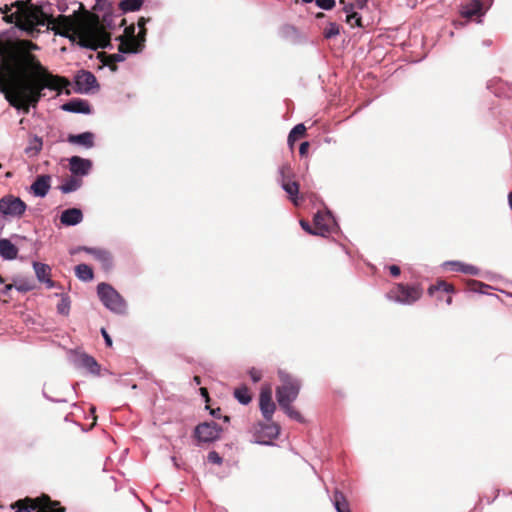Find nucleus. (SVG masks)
Returning a JSON list of instances; mask_svg holds the SVG:
<instances>
[{
	"label": "nucleus",
	"mask_w": 512,
	"mask_h": 512,
	"mask_svg": "<svg viewBox=\"0 0 512 512\" xmlns=\"http://www.w3.org/2000/svg\"><path fill=\"white\" fill-rule=\"evenodd\" d=\"M339 4L343 6V12L346 15V22L351 27H362L361 15L355 10L353 3H347L344 0H340Z\"/></svg>",
	"instance_id": "obj_18"
},
{
	"label": "nucleus",
	"mask_w": 512,
	"mask_h": 512,
	"mask_svg": "<svg viewBox=\"0 0 512 512\" xmlns=\"http://www.w3.org/2000/svg\"><path fill=\"white\" fill-rule=\"evenodd\" d=\"M473 285L475 286L474 291H476L480 294H485L486 293L485 289L490 287L489 285L484 284L480 281H473Z\"/></svg>",
	"instance_id": "obj_47"
},
{
	"label": "nucleus",
	"mask_w": 512,
	"mask_h": 512,
	"mask_svg": "<svg viewBox=\"0 0 512 512\" xmlns=\"http://www.w3.org/2000/svg\"><path fill=\"white\" fill-rule=\"evenodd\" d=\"M27 209L26 203L19 197L6 195L0 199V213L6 217H21Z\"/></svg>",
	"instance_id": "obj_6"
},
{
	"label": "nucleus",
	"mask_w": 512,
	"mask_h": 512,
	"mask_svg": "<svg viewBox=\"0 0 512 512\" xmlns=\"http://www.w3.org/2000/svg\"><path fill=\"white\" fill-rule=\"evenodd\" d=\"M149 21V19H145L144 17H141L139 18L138 22H137V25L139 27V29H142L143 30V38L141 40H137L135 39V41L137 42H141L145 45V41H146V28H145V25L147 24V22Z\"/></svg>",
	"instance_id": "obj_44"
},
{
	"label": "nucleus",
	"mask_w": 512,
	"mask_h": 512,
	"mask_svg": "<svg viewBox=\"0 0 512 512\" xmlns=\"http://www.w3.org/2000/svg\"><path fill=\"white\" fill-rule=\"evenodd\" d=\"M278 376L282 384L276 389V400L279 406L283 407L292 404L297 399L301 382L282 370H279Z\"/></svg>",
	"instance_id": "obj_2"
},
{
	"label": "nucleus",
	"mask_w": 512,
	"mask_h": 512,
	"mask_svg": "<svg viewBox=\"0 0 512 512\" xmlns=\"http://www.w3.org/2000/svg\"><path fill=\"white\" fill-rule=\"evenodd\" d=\"M460 14L466 19H471L474 16L482 17L485 14L482 1L470 0L468 3L463 4L460 9Z\"/></svg>",
	"instance_id": "obj_15"
},
{
	"label": "nucleus",
	"mask_w": 512,
	"mask_h": 512,
	"mask_svg": "<svg viewBox=\"0 0 512 512\" xmlns=\"http://www.w3.org/2000/svg\"><path fill=\"white\" fill-rule=\"evenodd\" d=\"M102 23L108 29H115L117 24L115 23L114 16L111 12H105L102 16Z\"/></svg>",
	"instance_id": "obj_39"
},
{
	"label": "nucleus",
	"mask_w": 512,
	"mask_h": 512,
	"mask_svg": "<svg viewBox=\"0 0 512 512\" xmlns=\"http://www.w3.org/2000/svg\"><path fill=\"white\" fill-rule=\"evenodd\" d=\"M3 19L7 22V23H15L17 21H21V16L18 15V12H15V13H8V14H5L3 15Z\"/></svg>",
	"instance_id": "obj_46"
},
{
	"label": "nucleus",
	"mask_w": 512,
	"mask_h": 512,
	"mask_svg": "<svg viewBox=\"0 0 512 512\" xmlns=\"http://www.w3.org/2000/svg\"><path fill=\"white\" fill-rule=\"evenodd\" d=\"M44 397L47 398L48 400L50 401H53V402H64V400H55V399H52L50 398L46 393H43Z\"/></svg>",
	"instance_id": "obj_63"
},
{
	"label": "nucleus",
	"mask_w": 512,
	"mask_h": 512,
	"mask_svg": "<svg viewBox=\"0 0 512 512\" xmlns=\"http://www.w3.org/2000/svg\"><path fill=\"white\" fill-rule=\"evenodd\" d=\"M41 283H45L47 288H53L55 286V282L49 277L43 280Z\"/></svg>",
	"instance_id": "obj_57"
},
{
	"label": "nucleus",
	"mask_w": 512,
	"mask_h": 512,
	"mask_svg": "<svg viewBox=\"0 0 512 512\" xmlns=\"http://www.w3.org/2000/svg\"><path fill=\"white\" fill-rule=\"evenodd\" d=\"M281 188L287 193L290 201L295 205L299 206L302 202V197L299 196V184L292 178L289 180H283L280 183Z\"/></svg>",
	"instance_id": "obj_17"
},
{
	"label": "nucleus",
	"mask_w": 512,
	"mask_h": 512,
	"mask_svg": "<svg viewBox=\"0 0 512 512\" xmlns=\"http://www.w3.org/2000/svg\"><path fill=\"white\" fill-rule=\"evenodd\" d=\"M109 46L108 40L106 38L103 39V43L101 44V47L106 48Z\"/></svg>",
	"instance_id": "obj_64"
},
{
	"label": "nucleus",
	"mask_w": 512,
	"mask_h": 512,
	"mask_svg": "<svg viewBox=\"0 0 512 512\" xmlns=\"http://www.w3.org/2000/svg\"><path fill=\"white\" fill-rule=\"evenodd\" d=\"M193 381L196 385L201 384V378L199 376H194Z\"/></svg>",
	"instance_id": "obj_61"
},
{
	"label": "nucleus",
	"mask_w": 512,
	"mask_h": 512,
	"mask_svg": "<svg viewBox=\"0 0 512 512\" xmlns=\"http://www.w3.org/2000/svg\"><path fill=\"white\" fill-rule=\"evenodd\" d=\"M508 203H509L510 209L512 210V192H510L508 194Z\"/></svg>",
	"instance_id": "obj_62"
},
{
	"label": "nucleus",
	"mask_w": 512,
	"mask_h": 512,
	"mask_svg": "<svg viewBox=\"0 0 512 512\" xmlns=\"http://www.w3.org/2000/svg\"><path fill=\"white\" fill-rule=\"evenodd\" d=\"M482 45L486 46V47H489V46L492 45V41L490 39L483 40L482 41Z\"/></svg>",
	"instance_id": "obj_60"
},
{
	"label": "nucleus",
	"mask_w": 512,
	"mask_h": 512,
	"mask_svg": "<svg viewBox=\"0 0 512 512\" xmlns=\"http://www.w3.org/2000/svg\"><path fill=\"white\" fill-rule=\"evenodd\" d=\"M208 462L216 465H221L223 463V458L216 451H210L207 455Z\"/></svg>",
	"instance_id": "obj_40"
},
{
	"label": "nucleus",
	"mask_w": 512,
	"mask_h": 512,
	"mask_svg": "<svg viewBox=\"0 0 512 512\" xmlns=\"http://www.w3.org/2000/svg\"><path fill=\"white\" fill-rule=\"evenodd\" d=\"M20 30L27 33L28 36L36 38L40 33V25L36 24H17Z\"/></svg>",
	"instance_id": "obj_35"
},
{
	"label": "nucleus",
	"mask_w": 512,
	"mask_h": 512,
	"mask_svg": "<svg viewBox=\"0 0 512 512\" xmlns=\"http://www.w3.org/2000/svg\"><path fill=\"white\" fill-rule=\"evenodd\" d=\"M101 334L104 338V341H105V344L108 346V347H111L112 346V339L110 337V335L108 334V332L102 328L101 329Z\"/></svg>",
	"instance_id": "obj_51"
},
{
	"label": "nucleus",
	"mask_w": 512,
	"mask_h": 512,
	"mask_svg": "<svg viewBox=\"0 0 512 512\" xmlns=\"http://www.w3.org/2000/svg\"><path fill=\"white\" fill-rule=\"evenodd\" d=\"M234 397L242 405H248L252 398L247 387L243 386L234 390Z\"/></svg>",
	"instance_id": "obj_31"
},
{
	"label": "nucleus",
	"mask_w": 512,
	"mask_h": 512,
	"mask_svg": "<svg viewBox=\"0 0 512 512\" xmlns=\"http://www.w3.org/2000/svg\"><path fill=\"white\" fill-rule=\"evenodd\" d=\"M12 9V6L11 5H7L5 4L4 6L0 7V12L1 14L5 15V14H8Z\"/></svg>",
	"instance_id": "obj_58"
},
{
	"label": "nucleus",
	"mask_w": 512,
	"mask_h": 512,
	"mask_svg": "<svg viewBox=\"0 0 512 512\" xmlns=\"http://www.w3.org/2000/svg\"><path fill=\"white\" fill-rule=\"evenodd\" d=\"M422 294L423 290L420 285H406L399 283L386 294V297L389 300L402 305H411L418 301Z\"/></svg>",
	"instance_id": "obj_4"
},
{
	"label": "nucleus",
	"mask_w": 512,
	"mask_h": 512,
	"mask_svg": "<svg viewBox=\"0 0 512 512\" xmlns=\"http://www.w3.org/2000/svg\"><path fill=\"white\" fill-rule=\"evenodd\" d=\"M316 5L323 10H331L335 6V0H315Z\"/></svg>",
	"instance_id": "obj_42"
},
{
	"label": "nucleus",
	"mask_w": 512,
	"mask_h": 512,
	"mask_svg": "<svg viewBox=\"0 0 512 512\" xmlns=\"http://www.w3.org/2000/svg\"><path fill=\"white\" fill-rule=\"evenodd\" d=\"M222 428L215 422L200 423L195 427L194 434L199 442L210 443L219 439Z\"/></svg>",
	"instance_id": "obj_8"
},
{
	"label": "nucleus",
	"mask_w": 512,
	"mask_h": 512,
	"mask_svg": "<svg viewBox=\"0 0 512 512\" xmlns=\"http://www.w3.org/2000/svg\"><path fill=\"white\" fill-rule=\"evenodd\" d=\"M284 413L289 417L291 418L292 420L296 421V422H299V423H303L304 422V417L301 415V413L299 411H297L293 406L292 404H289L287 406H283V407H280Z\"/></svg>",
	"instance_id": "obj_34"
},
{
	"label": "nucleus",
	"mask_w": 512,
	"mask_h": 512,
	"mask_svg": "<svg viewBox=\"0 0 512 512\" xmlns=\"http://www.w3.org/2000/svg\"><path fill=\"white\" fill-rule=\"evenodd\" d=\"M126 31L130 33V36L127 40H132V39L141 40L143 38V30L142 29H140L137 36L134 35V31H135L134 26L127 28Z\"/></svg>",
	"instance_id": "obj_49"
},
{
	"label": "nucleus",
	"mask_w": 512,
	"mask_h": 512,
	"mask_svg": "<svg viewBox=\"0 0 512 512\" xmlns=\"http://www.w3.org/2000/svg\"><path fill=\"white\" fill-rule=\"evenodd\" d=\"M83 220V213L79 208H68L61 213L60 221L65 226H75Z\"/></svg>",
	"instance_id": "obj_20"
},
{
	"label": "nucleus",
	"mask_w": 512,
	"mask_h": 512,
	"mask_svg": "<svg viewBox=\"0 0 512 512\" xmlns=\"http://www.w3.org/2000/svg\"><path fill=\"white\" fill-rule=\"evenodd\" d=\"M69 359L77 369H85L94 376L100 375V365L94 357L78 351H71Z\"/></svg>",
	"instance_id": "obj_7"
},
{
	"label": "nucleus",
	"mask_w": 512,
	"mask_h": 512,
	"mask_svg": "<svg viewBox=\"0 0 512 512\" xmlns=\"http://www.w3.org/2000/svg\"><path fill=\"white\" fill-rule=\"evenodd\" d=\"M144 0H121L119 8L123 13L135 12L140 10Z\"/></svg>",
	"instance_id": "obj_29"
},
{
	"label": "nucleus",
	"mask_w": 512,
	"mask_h": 512,
	"mask_svg": "<svg viewBox=\"0 0 512 512\" xmlns=\"http://www.w3.org/2000/svg\"><path fill=\"white\" fill-rule=\"evenodd\" d=\"M78 250L91 254L96 260L101 262L105 268H110L112 266L111 254L105 249L83 246L79 247Z\"/></svg>",
	"instance_id": "obj_19"
},
{
	"label": "nucleus",
	"mask_w": 512,
	"mask_h": 512,
	"mask_svg": "<svg viewBox=\"0 0 512 512\" xmlns=\"http://www.w3.org/2000/svg\"><path fill=\"white\" fill-rule=\"evenodd\" d=\"M61 109L70 113L90 114L91 106L86 100L75 98L64 103Z\"/></svg>",
	"instance_id": "obj_16"
},
{
	"label": "nucleus",
	"mask_w": 512,
	"mask_h": 512,
	"mask_svg": "<svg viewBox=\"0 0 512 512\" xmlns=\"http://www.w3.org/2000/svg\"><path fill=\"white\" fill-rule=\"evenodd\" d=\"M55 296L60 297V301L57 304V312L61 315L68 316L71 309V299L66 293H56Z\"/></svg>",
	"instance_id": "obj_28"
},
{
	"label": "nucleus",
	"mask_w": 512,
	"mask_h": 512,
	"mask_svg": "<svg viewBox=\"0 0 512 512\" xmlns=\"http://www.w3.org/2000/svg\"><path fill=\"white\" fill-rule=\"evenodd\" d=\"M44 509H46L47 512H63L62 508H60V507L56 508V507L52 506L50 500L46 501Z\"/></svg>",
	"instance_id": "obj_50"
},
{
	"label": "nucleus",
	"mask_w": 512,
	"mask_h": 512,
	"mask_svg": "<svg viewBox=\"0 0 512 512\" xmlns=\"http://www.w3.org/2000/svg\"><path fill=\"white\" fill-rule=\"evenodd\" d=\"M121 40L117 53L111 55V59L114 62H122L125 60V54H138L144 49V44L141 42L132 40H124L122 36L119 37Z\"/></svg>",
	"instance_id": "obj_10"
},
{
	"label": "nucleus",
	"mask_w": 512,
	"mask_h": 512,
	"mask_svg": "<svg viewBox=\"0 0 512 512\" xmlns=\"http://www.w3.org/2000/svg\"><path fill=\"white\" fill-rule=\"evenodd\" d=\"M340 33L339 25L335 22H330L328 26L324 30V37L326 39H331L338 36Z\"/></svg>",
	"instance_id": "obj_38"
},
{
	"label": "nucleus",
	"mask_w": 512,
	"mask_h": 512,
	"mask_svg": "<svg viewBox=\"0 0 512 512\" xmlns=\"http://www.w3.org/2000/svg\"><path fill=\"white\" fill-rule=\"evenodd\" d=\"M81 186L82 180L73 175L59 186V190L63 194H68L77 191Z\"/></svg>",
	"instance_id": "obj_26"
},
{
	"label": "nucleus",
	"mask_w": 512,
	"mask_h": 512,
	"mask_svg": "<svg viewBox=\"0 0 512 512\" xmlns=\"http://www.w3.org/2000/svg\"><path fill=\"white\" fill-rule=\"evenodd\" d=\"M220 412H221V410L218 408V409H216V410H212V411H211V415H212L213 417H215V418H220V417H221Z\"/></svg>",
	"instance_id": "obj_59"
},
{
	"label": "nucleus",
	"mask_w": 512,
	"mask_h": 512,
	"mask_svg": "<svg viewBox=\"0 0 512 512\" xmlns=\"http://www.w3.org/2000/svg\"><path fill=\"white\" fill-rule=\"evenodd\" d=\"M461 272L468 275H478L479 269L473 265L464 263Z\"/></svg>",
	"instance_id": "obj_45"
},
{
	"label": "nucleus",
	"mask_w": 512,
	"mask_h": 512,
	"mask_svg": "<svg viewBox=\"0 0 512 512\" xmlns=\"http://www.w3.org/2000/svg\"><path fill=\"white\" fill-rule=\"evenodd\" d=\"M463 264L464 263L460 262V261H446L443 263V267H445V268L450 267L451 270H453V271L461 272Z\"/></svg>",
	"instance_id": "obj_43"
},
{
	"label": "nucleus",
	"mask_w": 512,
	"mask_h": 512,
	"mask_svg": "<svg viewBox=\"0 0 512 512\" xmlns=\"http://www.w3.org/2000/svg\"><path fill=\"white\" fill-rule=\"evenodd\" d=\"M75 275L76 277L84 282H89L93 279L94 273L92 268L87 264H78L75 267Z\"/></svg>",
	"instance_id": "obj_27"
},
{
	"label": "nucleus",
	"mask_w": 512,
	"mask_h": 512,
	"mask_svg": "<svg viewBox=\"0 0 512 512\" xmlns=\"http://www.w3.org/2000/svg\"><path fill=\"white\" fill-rule=\"evenodd\" d=\"M70 171L74 176H86L92 169V162L79 156H72L69 159Z\"/></svg>",
	"instance_id": "obj_12"
},
{
	"label": "nucleus",
	"mask_w": 512,
	"mask_h": 512,
	"mask_svg": "<svg viewBox=\"0 0 512 512\" xmlns=\"http://www.w3.org/2000/svg\"><path fill=\"white\" fill-rule=\"evenodd\" d=\"M67 141L71 144H77L90 149L94 146V134L92 132H83L80 134H70Z\"/></svg>",
	"instance_id": "obj_21"
},
{
	"label": "nucleus",
	"mask_w": 512,
	"mask_h": 512,
	"mask_svg": "<svg viewBox=\"0 0 512 512\" xmlns=\"http://www.w3.org/2000/svg\"><path fill=\"white\" fill-rule=\"evenodd\" d=\"M33 269L39 282H42L43 280L50 276L51 268L47 264L41 262H34Z\"/></svg>",
	"instance_id": "obj_30"
},
{
	"label": "nucleus",
	"mask_w": 512,
	"mask_h": 512,
	"mask_svg": "<svg viewBox=\"0 0 512 512\" xmlns=\"http://www.w3.org/2000/svg\"><path fill=\"white\" fill-rule=\"evenodd\" d=\"M18 248L9 239H0V257L3 260L11 261L16 259Z\"/></svg>",
	"instance_id": "obj_22"
},
{
	"label": "nucleus",
	"mask_w": 512,
	"mask_h": 512,
	"mask_svg": "<svg viewBox=\"0 0 512 512\" xmlns=\"http://www.w3.org/2000/svg\"><path fill=\"white\" fill-rule=\"evenodd\" d=\"M20 24H36L46 27L47 30H54V18L45 10L42 4L29 3L28 8L25 9L24 15L21 17Z\"/></svg>",
	"instance_id": "obj_5"
},
{
	"label": "nucleus",
	"mask_w": 512,
	"mask_h": 512,
	"mask_svg": "<svg viewBox=\"0 0 512 512\" xmlns=\"http://www.w3.org/2000/svg\"><path fill=\"white\" fill-rule=\"evenodd\" d=\"M50 188L51 177L50 175L43 174L37 176L35 181L30 186V191L34 196L43 198L48 194Z\"/></svg>",
	"instance_id": "obj_14"
},
{
	"label": "nucleus",
	"mask_w": 512,
	"mask_h": 512,
	"mask_svg": "<svg viewBox=\"0 0 512 512\" xmlns=\"http://www.w3.org/2000/svg\"><path fill=\"white\" fill-rule=\"evenodd\" d=\"M280 428L276 423L260 424V428L256 431V443L262 445H271L272 441L278 437Z\"/></svg>",
	"instance_id": "obj_11"
},
{
	"label": "nucleus",
	"mask_w": 512,
	"mask_h": 512,
	"mask_svg": "<svg viewBox=\"0 0 512 512\" xmlns=\"http://www.w3.org/2000/svg\"><path fill=\"white\" fill-rule=\"evenodd\" d=\"M332 503L337 512H351L344 494L337 489L334 491Z\"/></svg>",
	"instance_id": "obj_25"
},
{
	"label": "nucleus",
	"mask_w": 512,
	"mask_h": 512,
	"mask_svg": "<svg viewBox=\"0 0 512 512\" xmlns=\"http://www.w3.org/2000/svg\"><path fill=\"white\" fill-rule=\"evenodd\" d=\"M42 147V138L37 135H34L29 139L28 145L26 146L24 152L28 157H35L42 150Z\"/></svg>",
	"instance_id": "obj_24"
},
{
	"label": "nucleus",
	"mask_w": 512,
	"mask_h": 512,
	"mask_svg": "<svg viewBox=\"0 0 512 512\" xmlns=\"http://www.w3.org/2000/svg\"><path fill=\"white\" fill-rule=\"evenodd\" d=\"M75 91L80 94H89L99 89L95 75L87 70H80L74 77Z\"/></svg>",
	"instance_id": "obj_9"
},
{
	"label": "nucleus",
	"mask_w": 512,
	"mask_h": 512,
	"mask_svg": "<svg viewBox=\"0 0 512 512\" xmlns=\"http://www.w3.org/2000/svg\"><path fill=\"white\" fill-rule=\"evenodd\" d=\"M36 508H37L36 504H33V505L29 506V507L19 508L16 512H32Z\"/></svg>",
	"instance_id": "obj_56"
},
{
	"label": "nucleus",
	"mask_w": 512,
	"mask_h": 512,
	"mask_svg": "<svg viewBox=\"0 0 512 512\" xmlns=\"http://www.w3.org/2000/svg\"><path fill=\"white\" fill-rule=\"evenodd\" d=\"M368 0H355V9H364L367 5Z\"/></svg>",
	"instance_id": "obj_54"
},
{
	"label": "nucleus",
	"mask_w": 512,
	"mask_h": 512,
	"mask_svg": "<svg viewBox=\"0 0 512 512\" xmlns=\"http://www.w3.org/2000/svg\"><path fill=\"white\" fill-rule=\"evenodd\" d=\"M389 271L393 277H398L401 273L400 268L397 265L389 266Z\"/></svg>",
	"instance_id": "obj_52"
},
{
	"label": "nucleus",
	"mask_w": 512,
	"mask_h": 512,
	"mask_svg": "<svg viewBox=\"0 0 512 512\" xmlns=\"http://www.w3.org/2000/svg\"><path fill=\"white\" fill-rule=\"evenodd\" d=\"M39 46L18 40L0 47V93L18 112L28 114L45 96L46 89L60 92L69 82L50 73L31 51Z\"/></svg>",
	"instance_id": "obj_1"
},
{
	"label": "nucleus",
	"mask_w": 512,
	"mask_h": 512,
	"mask_svg": "<svg viewBox=\"0 0 512 512\" xmlns=\"http://www.w3.org/2000/svg\"><path fill=\"white\" fill-rule=\"evenodd\" d=\"M97 295L101 303L111 312L124 314L126 302L123 297L108 283L102 282L97 285Z\"/></svg>",
	"instance_id": "obj_3"
},
{
	"label": "nucleus",
	"mask_w": 512,
	"mask_h": 512,
	"mask_svg": "<svg viewBox=\"0 0 512 512\" xmlns=\"http://www.w3.org/2000/svg\"><path fill=\"white\" fill-rule=\"evenodd\" d=\"M309 143L308 142H302L299 147V153L301 156L305 155L308 151Z\"/></svg>",
	"instance_id": "obj_53"
},
{
	"label": "nucleus",
	"mask_w": 512,
	"mask_h": 512,
	"mask_svg": "<svg viewBox=\"0 0 512 512\" xmlns=\"http://www.w3.org/2000/svg\"><path fill=\"white\" fill-rule=\"evenodd\" d=\"M28 5H29V3L27 4L23 0H17L11 4L12 8L14 7L17 9L16 12H18V15L21 17L24 15L25 9L28 8Z\"/></svg>",
	"instance_id": "obj_41"
},
{
	"label": "nucleus",
	"mask_w": 512,
	"mask_h": 512,
	"mask_svg": "<svg viewBox=\"0 0 512 512\" xmlns=\"http://www.w3.org/2000/svg\"><path fill=\"white\" fill-rule=\"evenodd\" d=\"M300 226L302 227V229L304 231H306L310 235L325 237V232H326L325 229H323V228L322 229L321 228L320 229H315V227L312 228L310 226V224L307 221H305V220H300Z\"/></svg>",
	"instance_id": "obj_36"
},
{
	"label": "nucleus",
	"mask_w": 512,
	"mask_h": 512,
	"mask_svg": "<svg viewBox=\"0 0 512 512\" xmlns=\"http://www.w3.org/2000/svg\"><path fill=\"white\" fill-rule=\"evenodd\" d=\"M305 132H306V127L304 124L300 123V124L295 125L288 135V145L290 147H292L294 141L297 138L302 137L305 134Z\"/></svg>",
	"instance_id": "obj_32"
},
{
	"label": "nucleus",
	"mask_w": 512,
	"mask_h": 512,
	"mask_svg": "<svg viewBox=\"0 0 512 512\" xmlns=\"http://www.w3.org/2000/svg\"><path fill=\"white\" fill-rule=\"evenodd\" d=\"M249 375H250V378L251 380L254 382V383H257L261 380V372L259 370H257L256 368H251L249 370Z\"/></svg>",
	"instance_id": "obj_48"
},
{
	"label": "nucleus",
	"mask_w": 512,
	"mask_h": 512,
	"mask_svg": "<svg viewBox=\"0 0 512 512\" xmlns=\"http://www.w3.org/2000/svg\"><path fill=\"white\" fill-rule=\"evenodd\" d=\"M291 176H292V171H291V167L289 164H282L279 168H278V178H277V181L278 183L280 184L281 181H283L284 179L285 180H289L291 179Z\"/></svg>",
	"instance_id": "obj_37"
},
{
	"label": "nucleus",
	"mask_w": 512,
	"mask_h": 512,
	"mask_svg": "<svg viewBox=\"0 0 512 512\" xmlns=\"http://www.w3.org/2000/svg\"><path fill=\"white\" fill-rule=\"evenodd\" d=\"M15 288L19 291V292H27L29 290L32 289V287L28 284H20V285H16Z\"/></svg>",
	"instance_id": "obj_55"
},
{
	"label": "nucleus",
	"mask_w": 512,
	"mask_h": 512,
	"mask_svg": "<svg viewBox=\"0 0 512 512\" xmlns=\"http://www.w3.org/2000/svg\"><path fill=\"white\" fill-rule=\"evenodd\" d=\"M259 406L264 419L270 422L276 409L270 390L261 391L259 397Z\"/></svg>",
	"instance_id": "obj_13"
},
{
	"label": "nucleus",
	"mask_w": 512,
	"mask_h": 512,
	"mask_svg": "<svg viewBox=\"0 0 512 512\" xmlns=\"http://www.w3.org/2000/svg\"><path fill=\"white\" fill-rule=\"evenodd\" d=\"M313 221H314L315 229L323 228L326 230L325 237L331 232V227H330L329 222H332L334 225L336 224L335 220L333 219V216L331 215L330 212H327L325 214L317 212L314 215Z\"/></svg>",
	"instance_id": "obj_23"
},
{
	"label": "nucleus",
	"mask_w": 512,
	"mask_h": 512,
	"mask_svg": "<svg viewBox=\"0 0 512 512\" xmlns=\"http://www.w3.org/2000/svg\"><path fill=\"white\" fill-rule=\"evenodd\" d=\"M435 291H443L446 293H451L454 291L453 286L443 280L437 281L435 285H431L428 288L429 295H433Z\"/></svg>",
	"instance_id": "obj_33"
}]
</instances>
